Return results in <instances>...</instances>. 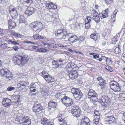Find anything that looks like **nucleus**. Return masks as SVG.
Wrapping results in <instances>:
<instances>
[{
	"label": "nucleus",
	"mask_w": 125,
	"mask_h": 125,
	"mask_svg": "<svg viewBox=\"0 0 125 125\" xmlns=\"http://www.w3.org/2000/svg\"><path fill=\"white\" fill-rule=\"evenodd\" d=\"M48 47L50 48H56V44L54 43H51L47 44Z\"/></svg>",
	"instance_id": "58836bf2"
},
{
	"label": "nucleus",
	"mask_w": 125,
	"mask_h": 125,
	"mask_svg": "<svg viewBox=\"0 0 125 125\" xmlns=\"http://www.w3.org/2000/svg\"><path fill=\"white\" fill-rule=\"evenodd\" d=\"M10 34L14 37L18 38L21 37V35L20 34L15 32L14 31H11L10 32Z\"/></svg>",
	"instance_id": "cd10ccee"
},
{
	"label": "nucleus",
	"mask_w": 125,
	"mask_h": 125,
	"mask_svg": "<svg viewBox=\"0 0 125 125\" xmlns=\"http://www.w3.org/2000/svg\"><path fill=\"white\" fill-rule=\"evenodd\" d=\"M91 14L93 17L96 16H98V13L97 11H96V10L93 9L91 11Z\"/></svg>",
	"instance_id": "e433bc0d"
},
{
	"label": "nucleus",
	"mask_w": 125,
	"mask_h": 125,
	"mask_svg": "<svg viewBox=\"0 0 125 125\" xmlns=\"http://www.w3.org/2000/svg\"><path fill=\"white\" fill-rule=\"evenodd\" d=\"M118 82L119 86L120 88L121 87L123 88L125 87V81L120 80Z\"/></svg>",
	"instance_id": "72a5a7b5"
},
{
	"label": "nucleus",
	"mask_w": 125,
	"mask_h": 125,
	"mask_svg": "<svg viewBox=\"0 0 125 125\" xmlns=\"http://www.w3.org/2000/svg\"><path fill=\"white\" fill-rule=\"evenodd\" d=\"M29 84V83L25 81H22L19 82L17 84V88L21 91L25 88Z\"/></svg>",
	"instance_id": "9b49d317"
},
{
	"label": "nucleus",
	"mask_w": 125,
	"mask_h": 125,
	"mask_svg": "<svg viewBox=\"0 0 125 125\" xmlns=\"http://www.w3.org/2000/svg\"><path fill=\"white\" fill-rule=\"evenodd\" d=\"M55 36L59 39H65L68 35L69 38L68 40L71 42L73 43L78 40V38L75 35L71 33H68L67 30L63 28H61L57 30L55 32Z\"/></svg>",
	"instance_id": "f257e3e1"
},
{
	"label": "nucleus",
	"mask_w": 125,
	"mask_h": 125,
	"mask_svg": "<svg viewBox=\"0 0 125 125\" xmlns=\"http://www.w3.org/2000/svg\"><path fill=\"white\" fill-rule=\"evenodd\" d=\"M9 44H11L14 45H19V43L15 41H12L10 40H6L5 41Z\"/></svg>",
	"instance_id": "c85d7f7f"
},
{
	"label": "nucleus",
	"mask_w": 125,
	"mask_h": 125,
	"mask_svg": "<svg viewBox=\"0 0 125 125\" xmlns=\"http://www.w3.org/2000/svg\"><path fill=\"white\" fill-rule=\"evenodd\" d=\"M90 38L95 41L97 40L98 39V36L96 35V33H92L90 36Z\"/></svg>",
	"instance_id": "2f4dec72"
},
{
	"label": "nucleus",
	"mask_w": 125,
	"mask_h": 125,
	"mask_svg": "<svg viewBox=\"0 0 125 125\" xmlns=\"http://www.w3.org/2000/svg\"><path fill=\"white\" fill-rule=\"evenodd\" d=\"M33 37L34 39L35 40L43 39L44 38V36L36 34L34 35Z\"/></svg>",
	"instance_id": "b1692460"
},
{
	"label": "nucleus",
	"mask_w": 125,
	"mask_h": 125,
	"mask_svg": "<svg viewBox=\"0 0 125 125\" xmlns=\"http://www.w3.org/2000/svg\"><path fill=\"white\" fill-rule=\"evenodd\" d=\"M12 48L15 51H17L19 50L18 47L17 46L13 47Z\"/></svg>",
	"instance_id": "338daca9"
},
{
	"label": "nucleus",
	"mask_w": 125,
	"mask_h": 125,
	"mask_svg": "<svg viewBox=\"0 0 125 125\" xmlns=\"http://www.w3.org/2000/svg\"><path fill=\"white\" fill-rule=\"evenodd\" d=\"M97 80L99 82V85L101 87V89H103L105 88L106 84V81L102 77H98Z\"/></svg>",
	"instance_id": "4468645a"
},
{
	"label": "nucleus",
	"mask_w": 125,
	"mask_h": 125,
	"mask_svg": "<svg viewBox=\"0 0 125 125\" xmlns=\"http://www.w3.org/2000/svg\"><path fill=\"white\" fill-rule=\"evenodd\" d=\"M104 58L105 61L107 64H111L112 63V61L111 59L105 56V57H104Z\"/></svg>",
	"instance_id": "c9c22d12"
},
{
	"label": "nucleus",
	"mask_w": 125,
	"mask_h": 125,
	"mask_svg": "<svg viewBox=\"0 0 125 125\" xmlns=\"http://www.w3.org/2000/svg\"><path fill=\"white\" fill-rule=\"evenodd\" d=\"M16 26V24L10 19L8 21V26L9 29H12L14 28Z\"/></svg>",
	"instance_id": "aec40b11"
},
{
	"label": "nucleus",
	"mask_w": 125,
	"mask_h": 125,
	"mask_svg": "<svg viewBox=\"0 0 125 125\" xmlns=\"http://www.w3.org/2000/svg\"><path fill=\"white\" fill-rule=\"evenodd\" d=\"M2 105L5 107H10L11 104V100L9 98H3L2 102Z\"/></svg>",
	"instance_id": "dca6fc26"
},
{
	"label": "nucleus",
	"mask_w": 125,
	"mask_h": 125,
	"mask_svg": "<svg viewBox=\"0 0 125 125\" xmlns=\"http://www.w3.org/2000/svg\"><path fill=\"white\" fill-rule=\"evenodd\" d=\"M91 122L87 117L83 118L81 120L80 125H91Z\"/></svg>",
	"instance_id": "2eb2a0df"
},
{
	"label": "nucleus",
	"mask_w": 125,
	"mask_h": 125,
	"mask_svg": "<svg viewBox=\"0 0 125 125\" xmlns=\"http://www.w3.org/2000/svg\"><path fill=\"white\" fill-rule=\"evenodd\" d=\"M85 26L86 29L89 28L91 27L90 23L85 22Z\"/></svg>",
	"instance_id": "5fc2aeb1"
},
{
	"label": "nucleus",
	"mask_w": 125,
	"mask_h": 125,
	"mask_svg": "<svg viewBox=\"0 0 125 125\" xmlns=\"http://www.w3.org/2000/svg\"><path fill=\"white\" fill-rule=\"evenodd\" d=\"M78 39V40H79V42H82L84 40V38L83 37H80L79 39Z\"/></svg>",
	"instance_id": "69168bd1"
},
{
	"label": "nucleus",
	"mask_w": 125,
	"mask_h": 125,
	"mask_svg": "<svg viewBox=\"0 0 125 125\" xmlns=\"http://www.w3.org/2000/svg\"><path fill=\"white\" fill-rule=\"evenodd\" d=\"M48 122L49 120L45 117L42 118L41 121L42 124L43 125H46Z\"/></svg>",
	"instance_id": "473e14b6"
},
{
	"label": "nucleus",
	"mask_w": 125,
	"mask_h": 125,
	"mask_svg": "<svg viewBox=\"0 0 125 125\" xmlns=\"http://www.w3.org/2000/svg\"><path fill=\"white\" fill-rule=\"evenodd\" d=\"M5 76L9 80H11L12 78L13 74L10 72H8Z\"/></svg>",
	"instance_id": "7c9ffc66"
},
{
	"label": "nucleus",
	"mask_w": 125,
	"mask_h": 125,
	"mask_svg": "<svg viewBox=\"0 0 125 125\" xmlns=\"http://www.w3.org/2000/svg\"><path fill=\"white\" fill-rule=\"evenodd\" d=\"M110 87L111 89L115 92L119 91L121 90V88L119 86L118 82L114 80L111 81Z\"/></svg>",
	"instance_id": "1a4fd4ad"
},
{
	"label": "nucleus",
	"mask_w": 125,
	"mask_h": 125,
	"mask_svg": "<svg viewBox=\"0 0 125 125\" xmlns=\"http://www.w3.org/2000/svg\"><path fill=\"white\" fill-rule=\"evenodd\" d=\"M122 63L120 61H117L115 63V66L119 68L120 66L121 65Z\"/></svg>",
	"instance_id": "8fccbe9b"
},
{
	"label": "nucleus",
	"mask_w": 125,
	"mask_h": 125,
	"mask_svg": "<svg viewBox=\"0 0 125 125\" xmlns=\"http://www.w3.org/2000/svg\"><path fill=\"white\" fill-rule=\"evenodd\" d=\"M63 114H60L58 115L57 116L58 121L59 122L60 125H67V122L65 120V117L63 116Z\"/></svg>",
	"instance_id": "f8f14e48"
},
{
	"label": "nucleus",
	"mask_w": 125,
	"mask_h": 125,
	"mask_svg": "<svg viewBox=\"0 0 125 125\" xmlns=\"http://www.w3.org/2000/svg\"><path fill=\"white\" fill-rule=\"evenodd\" d=\"M100 119H94V123L95 124L97 125L98 124L99 122V121Z\"/></svg>",
	"instance_id": "052dcab7"
},
{
	"label": "nucleus",
	"mask_w": 125,
	"mask_h": 125,
	"mask_svg": "<svg viewBox=\"0 0 125 125\" xmlns=\"http://www.w3.org/2000/svg\"><path fill=\"white\" fill-rule=\"evenodd\" d=\"M21 3H29L32 2V0H20Z\"/></svg>",
	"instance_id": "79ce46f5"
},
{
	"label": "nucleus",
	"mask_w": 125,
	"mask_h": 125,
	"mask_svg": "<svg viewBox=\"0 0 125 125\" xmlns=\"http://www.w3.org/2000/svg\"><path fill=\"white\" fill-rule=\"evenodd\" d=\"M31 28L34 30L35 29V31L36 32H39L43 28V25L41 22L35 21L32 22L30 24Z\"/></svg>",
	"instance_id": "423d86ee"
},
{
	"label": "nucleus",
	"mask_w": 125,
	"mask_h": 125,
	"mask_svg": "<svg viewBox=\"0 0 125 125\" xmlns=\"http://www.w3.org/2000/svg\"><path fill=\"white\" fill-rule=\"evenodd\" d=\"M72 115L76 117H79L81 115V110L79 109H73L71 112Z\"/></svg>",
	"instance_id": "f3484780"
},
{
	"label": "nucleus",
	"mask_w": 125,
	"mask_h": 125,
	"mask_svg": "<svg viewBox=\"0 0 125 125\" xmlns=\"http://www.w3.org/2000/svg\"><path fill=\"white\" fill-rule=\"evenodd\" d=\"M52 63L53 65L54 66V67L55 68L58 67L60 65H62V63H59L58 62L55 60H54Z\"/></svg>",
	"instance_id": "ea45409f"
},
{
	"label": "nucleus",
	"mask_w": 125,
	"mask_h": 125,
	"mask_svg": "<svg viewBox=\"0 0 125 125\" xmlns=\"http://www.w3.org/2000/svg\"><path fill=\"white\" fill-rule=\"evenodd\" d=\"M32 111L35 113H41L43 109L42 106L40 104L34 105L32 107Z\"/></svg>",
	"instance_id": "9d476101"
},
{
	"label": "nucleus",
	"mask_w": 125,
	"mask_h": 125,
	"mask_svg": "<svg viewBox=\"0 0 125 125\" xmlns=\"http://www.w3.org/2000/svg\"><path fill=\"white\" fill-rule=\"evenodd\" d=\"M97 94L95 95V96L94 97L93 96H91L90 97H89L88 98L91 101H92L93 102H95L97 101Z\"/></svg>",
	"instance_id": "f704fd0d"
},
{
	"label": "nucleus",
	"mask_w": 125,
	"mask_h": 125,
	"mask_svg": "<svg viewBox=\"0 0 125 125\" xmlns=\"http://www.w3.org/2000/svg\"><path fill=\"white\" fill-rule=\"evenodd\" d=\"M20 96L19 95H16L14 98V99L15 100V101L14 102V103L16 104H19L20 102V101H19L20 99Z\"/></svg>",
	"instance_id": "c756f323"
},
{
	"label": "nucleus",
	"mask_w": 125,
	"mask_h": 125,
	"mask_svg": "<svg viewBox=\"0 0 125 125\" xmlns=\"http://www.w3.org/2000/svg\"><path fill=\"white\" fill-rule=\"evenodd\" d=\"M29 59V57L27 54L22 55L17 54L13 56L12 61L15 65H23L28 62Z\"/></svg>",
	"instance_id": "f03ea898"
},
{
	"label": "nucleus",
	"mask_w": 125,
	"mask_h": 125,
	"mask_svg": "<svg viewBox=\"0 0 125 125\" xmlns=\"http://www.w3.org/2000/svg\"><path fill=\"white\" fill-rule=\"evenodd\" d=\"M5 108L3 107H1L0 108V113H5L6 112V111L5 110Z\"/></svg>",
	"instance_id": "6e6d98bb"
},
{
	"label": "nucleus",
	"mask_w": 125,
	"mask_h": 125,
	"mask_svg": "<svg viewBox=\"0 0 125 125\" xmlns=\"http://www.w3.org/2000/svg\"><path fill=\"white\" fill-rule=\"evenodd\" d=\"M9 10L12 18L16 17L18 16V13L15 8L13 6H10L9 7Z\"/></svg>",
	"instance_id": "ddd939ff"
},
{
	"label": "nucleus",
	"mask_w": 125,
	"mask_h": 125,
	"mask_svg": "<svg viewBox=\"0 0 125 125\" xmlns=\"http://www.w3.org/2000/svg\"><path fill=\"white\" fill-rule=\"evenodd\" d=\"M106 69L107 70L111 72H112L113 71V68L109 65H107L106 66Z\"/></svg>",
	"instance_id": "3c124183"
},
{
	"label": "nucleus",
	"mask_w": 125,
	"mask_h": 125,
	"mask_svg": "<svg viewBox=\"0 0 125 125\" xmlns=\"http://www.w3.org/2000/svg\"><path fill=\"white\" fill-rule=\"evenodd\" d=\"M71 92L73 94L74 97L77 100H80L83 97L82 93L78 88H72L71 90Z\"/></svg>",
	"instance_id": "39448f33"
},
{
	"label": "nucleus",
	"mask_w": 125,
	"mask_h": 125,
	"mask_svg": "<svg viewBox=\"0 0 125 125\" xmlns=\"http://www.w3.org/2000/svg\"><path fill=\"white\" fill-rule=\"evenodd\" d=\"M47 51V50L46 49L43 48H41L37 50V51L39 52H45Z\"/></svg>",
	"instance_id": "de8ad7c7"
},
{
	"label": "nucleus",
	"mask_w": 125,
	"mask_h": 125,
	"mask_svg": "<svg viewBox=\"0 0 125 125\" xmlns=\"http://www.w3.org/2000/svg\"><path fill=\"white\" fill-rule=\"evenodd\" d=\"M114 0H105V3L107 5H109L112 4L114 1Z\"/></svg>",
	"instance_id": "603ef678"
},
{
	"label": "nucleus",
	"mask_w": 125,
	"mask_h": 125,
	"mask_svg": "<svg viewBox=\"0 0 125 125\" xmlns=\"http://www.w3.org/2000/svg\"><path fill=\"white\" fill-rule=\"evenodd\" d=\"M116 14L114 13L113 14L111 15V21L112 22H114L115 20V16Z\"/></svg>",
	"instance_id": "37998d69"
},
{
	"label": "nucleus",
	"mask_w": 125,
	"mask_h": 125,
	"mask_svg": "<svg viewBox=\"0 0 125 125\" xmlns=\"http://www.w3.org/2000/svg\"><path fill=\"white\" fill-rule=\"evenodd\" d=\"M112 40V43H115L116 42L118 41L117 37H115L113 38Z\"/></svg>",
	"instance_id": "4d7b16f0"
},
{
	"label": "nucleus",
	"mask_w": 125,
	"mask_h": 125,
	"mask_svg": "<svg viewBox=\"0 0 125 125\" xmlns=\"http://www.w3.org/2000/svg\"><path fill=\"white\" fill-rule=\"evenodd\" d=\"M26 20L24 17L23 16H20L19 19V22L20 23H25L26 22Z\"/></svg>",
	"instance_id": "4c0bfd02"
},
{
	"label": "nucleus",
	"mask_w": 125,
	"mask_h": 125,
	"mask_svg": "<svg viewBox=\"0 0 125 125\" xmlns=\"http://www.w3.org/2000/svg\"><path fill=\"white\" fill-rule=\"evenodd\" d=\"M25 43H31L33 44H35V43H34L33 42H32L31 41H23Z\"/></svg>",
	"instance_id": "680f3d73"
},
{
	"label": "nucleus",
	"mask_w": 125,
	"mask_h": 125,
	"mask_svg": "<svg viewBox=\"0 0 125 125\" xmlns=\"http://www.w3.org/2000/svg\"><path fill=\"white\" fill-rule=\"evenodd\" d=\"M94 114L95 115H100V113L98 111L95 110L94 111Z\"/></svg>",
	"instance_id": "774afa93"
},
{
	"label": "nucleus",
	"mask_w": 125,
	"mask_h": 125,
	"mask_svg": "<svg viewBox=\"0 0 125 125\" xmlns=\"http://www.w3.org/2000/svg\"><path fill=\"white\" fill-rule=\"evenodd\" d=\"M77 68V67L75 65L70 66L67 68L68 74L69 78L72 80L77 78L78 76V73L76 71Z\"/></svg>",
	"instance_id": "7ed1b4c3"
},
{
	"label": "nucleus",
	"mask_w": 125,
	"mask_h": 125,
	"mask_svg": "<svg viewBox=\"0 0 125 125\" xmlns=\"http://www.w3.org/2000/svg\"><path fill=\"white\" fill-rule=\"evenodd\" d=\"M50 75H51L48 74L47 75V76H45V78H44L45 79V80L47 82V83L49 81V77Z\"/></svg>",
	"instance_id": "0e129e2a"
},
{
	"label": "nucleus",
	"mask_w": 125,
	"mask_h": 125,
	"mask_svg": "<svg viewBox=\"0 0 125 125\" xmlns=\"http://www.w3.org/2000/svg\"><path fill=\"white\" fill-rule=\"evenodd\" d=\"M98 102L104 107H106L110 104V99L107 95H104L101 97L98 100Z\"/></svg>",
	"instance_id": "20e7f679"
},
{
	"label": "nucleus",
	"mask_w": 125,
	"mask_h": 125,
	"mask_svg": "<svg viewBox=\"0 0 125 125\" xmlns=\"http://www.w3.org/2000/svg\"><path fill=\"white\" fill-rule=\"evenodd\" d=\"M48 74H49L46 72L44 70L43 71L42 73H40V75L42 76L44 78H45V76H47V75Z\"/></svg>",
	"instance_id": "a19ab883"
},
{
	"label": "nucleus",
	"mask_w": 125,
	"mask_h": 125,
	"mask_svg": "<svg viewBox=\"0 0 125 125\" xmlns=\"http://www.w3.org/2000/svg\"><path fill=\"white\" fill-rule=\"evenodd\" d=\"M93 18L94 20L96 22L98 23L100 22V18L98 16L93 17Z\"/></svg>",
	"instance_id": "49530a36"
},
{
	"label": "nucleus",
	"mask_w": 125,
	"mask_h": 125,
	"mask_svg": "<svg viewBox=\"0 0 125 125\" xmlns=\"http://www.w3.org/2000/svg\"><path fill=\"white\" fill-rule=\"evenodd\" d=\"M34 12V10L33 8L28 7L25 10V13L28 16H29L32 15Z\"/></svg>",
	"instance_id": "6ab92c4d"
},
{
	"label": "nucleus",
	"mask_w": 125,
	"mask_h": 125,
	"mask_svg": "<svg viewBox=\"0 0 125 125\" xmlns=\"http://www.w3.org/2000/svg\"><path fill=\"white\" fill-rule=\"evenodd\" d=\"M93 57L94 59H97L99 58V55L98 54L94 55Z\"/></svg>",
	"instance_id": "e2e57ef3"
},
{
	"label": "nucleus",
	"mask_w": 125,
	"mask_h": 125,
	"mask_svg": "<svg viewBox=\"0 0 125 125\" xmlns=\"http://www.w3.org/2000/svg\"><path fill=\"white\" fill-rule=\"evenodd\" d=\"M49 81L47 83H52L54 81L55 79L54 77L52 76L51 75H50L49 77Z\"/></svg>",
	"instance_id": "c03bdc74"
},
{
	"label": "nucleus",
	"mask_w": 125,
	"mask_h": 125,
	"mask_svg": "<svg viewBox=\"0 0 125 125\" xmlns=\"http://www.w3.org/2000/svg\"><path fill=\"white\" fill-rule=\"evenodd\" d=\"M7 44L6 43H2L0 48L3 49H6L7 48Z\"/></svg>",
	"instance_id": "864d4df0"
},
{
	"label": "nucleus",
	"mask_w": 125,
	"mask_h": 125,
	"mask_svg": "<svg viewBox=\"0 0 125 125\" xmlns=\"http://www.w3.org/2000/svg\"><path fill=\"white\" fill-rule=\"evenodd\" d=\"M19 122L21 125H31V123L29 117L26 115L20 118Z\"/></svg>",
	"instance_id": "6e6552de"
},
{
	"label": "nucleus",
	"mask_w": 125,
	"mask_h": 125,
	"mask_svg": "<svg viewBox=\"0 0 125 125\" xmlns=\"http://www.w3.org/2000/svg\"><path fill=\"white\" fill-rule=\"evenodd\" d=\"M106 120L110 124H112L115 122V118L113 116H107L106 117Z\"/></svg>",
	"instance_id": "412c9836"
},
{
	"label": "nucleus",
	"mask_w": 125,
	"mask_h": 125,
	"mask_svg": "<svg viewBox=\"0 0 125 125\" xmlns=\"http://www.w3.org/2000/svg\"><path fill=\"white\" fill-rule=\"evenodd\" d=\"M109 10V9L107 8L105 10L104 13H101V14L102 15V16L101 17L102 19L108 17Z\"/></svg>",
	"instance_id": "a878e982"
},
{
	"label": "nucleus",
	"mask_w": 125,
	"mask_h": 125,
	"mask_svg": "<svg viewBox=\"0 0 125 125\" xmlns=\"http://www.w3.org/2000/svg\"><path fill=\"white\" fill-rule=\"evenodd\" d=\"M92 20V18L90 16H87L85 20V22L90 23Z\"/></svg>",
	"instance_id": "a18cd8bd"
},
{
	"label": "nucleus",
	"mask_w": 125,
	"mask_h": 125,
	"mask_svg": "<svg viewBox=\"0 0 125 125\" xmlns=\"http://www.w3.org/2000/svg\"><path fill=\"white\" fill-rule=\"evenodd\" d=\"M97 94L95 91L92 89H90L88 93V95L89 97L93 96V97L95 96V95Z\"/></svg>",
	"instance_id": "393cba45"
},
{
	"label": "nucleus",
	"mask_w": 125,
	"mask_h": 125,
	"mask_svg": "<svg viewBox=\"0 0 125 125\" xmlns=\"http://www.w3.org/2000/svg\"><path fill=\"white\" fill-rule=\"evenodd\" d=\"M62 95L61 93H57L56 94L55 96L57 99H61L62 98Z\"/></svg>",
	"instance_id": "09e8293b"
},
{
	"label": "nucleus",
	"mask_w": 125,
	"mask_h": 125,
	"mask_svg": "<svg viewBox=\"0 0 125 125\" xmlns=\"http://www.w3.org/2000/svg\"><path fill=\"white\" fill-rule=\"evenodd\" d=\"M62 102L66 107L70 106L73 103V100L71 98L66 96H64L61 99Z\"/></svg>",
	"instance_id": "0eeeda50"
},
{
	"label": "nucleus",
	"mask_w": 125,
	"mask_h": 125,
	"mask_svg": "<svg viewBox=\"0 0 125 125\" xmlns=\"http://www.w3.org/2000/svg\"><path fill=\"white\" fill-rule=\"evenodd\" d=\"M14 89L15 88L14 87L10 86L7 88V90L8 91H10L14 90Z\"/></svg>",
	"instance_id": "bf43d9fd"
},
{
	"label": "nucleus",
	"mask_w": 125,
	"mask_h": 125,
	"mask_svg": "<svg viewBox=\"0 0 125 125\" xmlns=\"http://www.w3.org/2000/svg\"><path fill=\"white\" fill-rule=\"evenodd\" d=\"M7 69H2L0 71V74L2 77H4L7 72Z\"/></svg>",
	"instance_id": "bb28decb"
},
{
	"label": "nucleus",
	"mask_w": 125,
	"mask_h": 125,
	"mask_svg": "<svg viewBox=\"0 0 125 125\" xmlns=\"http://www.w3.org/2000/svg\"><path fill=\"white\" fill-rule=\"evenodd\" d=\"M57 104L56 102L50 101L49 102L48 104L49 107L50 109H54L56 108Z\"/></svg>",
	"instance_id": "4be33fe9"
},
{
	"label": "nucleus",
	"mask_w": 125,
	"mask_h": 125,
	"mask_svg": "<svg viewBox=\"0 0 125 125\" xmlns=\"http://www.w3.org/2000/svg\"><path fill=\"white\" fill-rule=\"evenodd\" d=\"M121 46L120 44H118L117 45V47L115 49L114 52L116 54H121Z\"/></svg>",
	"instance_id": "5701e85b"
},
{
	"label": "nucleus",
	"mask_w": 125,
	"mask_h": 125,
	"mask_svg": "<svg viewBox=\"0 0 125 125\" xmlns=\"http://www.w3.org/2000/svg\"><path fill=\"white\" fill-rule=\"evenodd\" d=\"M46 6L50 9L55 10L57 8L56 5L53 4V2L47 1L45 3Z\"/></svg>",
	"instance_id": "a211bd4d"
},
{
	"label": "nucleus",
	"mask_w": 125,
	"mask_h": 125,
	"mask_svg": "<svg viewBox=\"0 0 125 125\" xmlns=\"http://www.w3.org/2000/svg\"><path fill=\"white\" fill-rule=\"evenodd\" d=\"M36 89H34L33 90H30V92H31V96H32L33 95H35L36 94V93H32V92H35L36 91Z\"/></svg>",
	"instance_id": "13d9d810"
}]
</instances>
